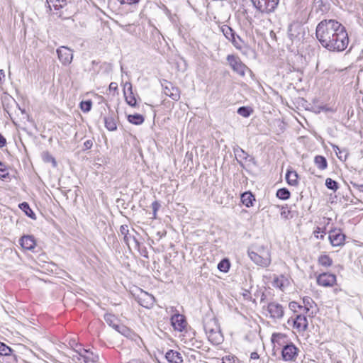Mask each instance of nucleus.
Instances as JSON below:
<instances>
[{"label":"nucleus","mask_w":363,"mask_h":363,"mask_svg":"<svg viewBox=\"0 0 363 363\" xmlns=\"http://www.w3.org/2000/svg\"><path fill=\"white\" fill-rule=\"evenodd\" d=\"M116 330L126 337H130L138 346H140V343L143 342L140 336L133 333L128 328L123 325H119V328Z\"/></svg>","instance_id":"20"},{"label":"nucleus","mask_w":363,"mask_h":363,"mask_svg":"<svg viewBox=\"0 0 363 363\" xmlns=\"http://www.w3.org/2000/svg\"><path fill=\"white\" fill-rule=\"evenodd\" d=\"M238 162L240 164V166H242V167L243 166V164L240 161H239L238 160Z\"/></svg>","instance_id":"56"},{"label":"nucleus","mask_w":363,"mask_h":363,"mask_svg":"<svg viewBox=\"0 0 363 363\" xmlns=\"http://www.w3.org/2000/svg\"><path fill=\"white\" fill-rule=\"evenodd\" d=\"M92 102L90 100L83 101L80 103V108L84 112H89L91 109Z\"/></svg>","instance_id":"42"},{"label":"nucleus","mask_w":363,"mask_h":363,"mask_svg":"<svg viewBox=\"0 0 363 363\" xmlns=\"http://www.w3.org/2000/svg\"><path fill=\"white\" fill-rule=\"evenodd\" d=\"M351 184L352 185V186L354 188L357 189V190H359L361 192H363V184H359L358 183L351 182Z\"/></svg>","instance_id":"47"},{"label":"nucleus","mask_w":363,"mask_h":363,"mask_svg":"<svg viewBox=\"0 0 363 363\" xmlns=\"http://www.w3.org/2000/svg\"><path fill=\"white\" fill-rule=\"evenodd\" d=\"M160 208V203L157 201H155L152 203V218L156 219L157 218V212Z\"/></svg>","instance_id":"43"},{"label":"nucleus","mask_w":363,"mask_h":363,"mask_svg":"<svg viewBox=\"0 0 363 363\" xmlns=\"http://www.w3.org/2000/svg\"><path fill=\"white\" fill-rule=\"evenodd\" d=\"M128 121L132 124L139 125L143 123L145 118L141 114L135 113L128 115Z\"/></svg>","instance_id":"26"},{"label":"nucleus","mask_w":363,"mask_h":363,"mask_svg":"<svg viewBox=\"0 0 363 363\" xmlns=\"http://www.w3.org/2000/svg\"><path fill=\"white\" fill-rule=\"evenodd\" d=\"M255 201V196L250 191H246L241 194V201L247 208L252 206L253 201Z\"/></svg>","instance_id":"22"},{"label":"nucleus","mask_w":363,"mask_h":363,"mask_svg":"<svg viewBox=\"0 0 363 363\" xmlns=\"http://www.w3.org/2000/svg\"><path fill=\"white\" fill-rule=\"evenodd\" d=\"M46 2L48 4V8L50 10L52 9V6L55 10H59L67 4L66 0H46Z\"/></svg>","instance_id":"25"},{"label":"nucleus","mask_w":363,"mask_h":363,"mask_svg":"<svg viewBox=\"0 0 363 363\" xmlns=\"http://www.w3.org/2000/svg\"><path fill=\"white\" fill-rule=\"evenodd\" d=\"M328 238L333 247H339L344 245L345 235L340 229H334L330 230Z\"/></svg>","instance_id":"8"},{"label":"nucleus","mask_w":363,"mask_h":363,"mask_svg":"<svg viewBox=\"0 0 363 363\" xmlns=\"http://www.w3.org/2000/svg\"><path fill=\"white\" fill-rule=\"evenodd\" d=\"M234 152L236 157L243 158L245 160H247V158L250 157V155L244 150L239 147L234 149Z\"/></svg>","instance_id":"41"},{"label":"nucleus","mask_w":363,"mask_h":363,"mask_svg":"<svg viewBox=\"0 0 363 363\" xmlns=\"http://www.w3.org/2000/svg\"><path fill=\"white\" fill-rule=\"evenodd\" d=\"M325 186L328 189L333 190V191H336L339 188L338 183L331 178L326 179Z\"/></svg>","instance_id":"36"},{"label":"nucleus","mask_w":363,"mask_h":363,"mask_svg":"<svg viewBox=\"0 0 363 363\" xmlns=\"http://www.w3.org/2000/svg\"><path fill=\"white\" fill-rule=\"evenodd\" d=\"M320 233H321V229H320V228H319V227H317V228H316V229H315V230H314V232H313V233H314L315 236L317 238H319L318 234H319ZM322 233H323V231H322Z\"/></svg>","instance_id":"52"},{"label":"nucleus","mask_w":363,"mask_h":363,"mask_svg":"<svg viewBox=\"0 0 363 363\" xmlns=\"http://www.w3.org/2000/svg\"><path fill=\"white\" fill-rule=\"evenodd\" d=\"M124 97L126 103L131 107L137 106V100L133 92V87L130 82H126L123 90Z\"/></svg>","instance_id":"12"},{"label":"nucleus","mask_w":363,"mask_h":363,"mask_svg":"<svg viewBox=\"0 0 363 363\" xmlns=\"http://www.w3.org/2000/svg\"><path fill=\"white\" fill-rule=\"evenodd\" d=\"M0 177H4V174H1V172H0Z\"/></svg>","instance_id":"58"},{"label":"nucleus","mask_w":363,"mask_h":363,"mask_svg":"<svg viewBox=\"0 0 363 363\" xmlns=\"http://www.w3.org/2000/svg\"><path fill=\"white\" fill-rule=\"evenodd\" d=\"M165 358L169 363L183 362V357L181 353L173 350H169L168 352H167Z\"/></svg>","instance_id":"19"},{"label":"nucleus","mask_w":363,"mask_h":363,"mask_svg":"<svg viewBox=\"0 0 363 363\" xmlns=\"http://www.w3.org/2000/svg\"><path fill=\"white\" fill-rule=\"evenodd\" d=\"M224 36L232 43L237 50H242L245 43L242 38L228 25H223L220 28Z\"/></svg>","instance_id":"3"},{"label":"nucleus","mask_w":363,"mask_h":363,"mask_svg":"<svg viewBox=\"0 0 363 363\" xmlns=\"http://www.w3.org/2000/svg\"><path fill=\"white\" fill-rule=\"evenodd\" d=\"M303 302L304 304L303 308L306 313H307L309 311L310 308H311L312 305L315 303L313 299L308 296L304 297L303 298Z\"/></svg>","instance_id":"38"},{"label":"nucleus","mask_w":363,"mask_h":363,"mask_svg":"<svg viewBox=\"0 0 363 363\" xmlns=\"http://www.w3.org/2000/svg\"><path fill=\"white\" fill-rule=\"evenodd\" d=\"M248 255L252 262L262 267H267L271 263L270 252L264 247H258L256 251H249Z\"/></svg>","instance_id":"2"},{"label":"nucleus","mask_w":363,"mask_h":363,"mask_svg":"<svg viewBox=\"0 0 363 363\" xmlns=\"http://www.w3.org/2000/svg\"><path fill=\"white\" fill-rule=\"evenodd\" d=\"M205 333L208 337V340L213 345H219L223 340V337L220 332V328L216 329H206Z\"/></svg>","instance_id":"13"},{"label":"nucleus","mask_w":363,"mask_h":363,"mask_svg":"<svg viewBox=\"0 0 363 363\" xmlns=\"http://www.w3.org/2000/svg\"><path fill=\"white\" fill-rule=\"evenodd\" d=\"M13 350L3 342H0V355L8 356L11 354Z\"/></svg>","instance_id":"39"},{"label":"nucleus","mask_w":363,"mask_h":363,"mask_svg":"<svg viewBox=\"0 0 363 363\" xmlns=\"http://www.w3.org/2000/svg\"><path fill=\"white\" fill-rule=\"evenodd\" d=\"M78 353L86 363H96L99 359V355L94 354L90 350L83 349L82 351L78 352Z\"/></svg>","instance_id":"18"},{"label":"nucleus","mask_w":363,"mask_h":363,"mask_svg":"<svg viewBox=\"0 0 363 363\" xmlns=\"http://www.w3.org/2000/svg\"><path fill=\"white\" fill-rule=\"evenodd\" d=\"M277 196L281 200H286L290 197V191L286 188H281L277 190Z\"/></svg>","instance_id":"34"},{"label":"nucleus","mask_w":363,"mask_h":363,"mask_svg":"<svg viewBox=\"0 0 363 363\" xmlns=\"http://www.w3.org/2000/svg\"><path fill=\"white\" fill-rule=\"evenodd\" d=\"M314 163L320 170H324L328 167V162L326 158L321 155H317L315 157Z\"/></svg>","instance_id":"28"},{"label":"nucleus","mask_w":363,"mask_h":363,"mask_svg":"<svg viewBox=\"0 0 363 363\" xmlns=\"http://www.w3.org/2000/svg\"><path fill=\"white\" fill-rule=\"evenodd\" d=\"M60 61L64 65L71 63L73 57L72 50L67 47L62 46L57 50Z\"/></svg>","instance_id":"11"},{"label":"nucleus","mask_w":363,"mask_h":363,"mask_svg":"<svg viewBox=\"0 0 363 363\" xmlns=\"http://www.w3.org/2000/svg\"><path fill=\"white\" fill-rule=\"evenodd\" d=\"M318 262L323 267H328L333 264V259L328 255H322L318 257Z\"/></svg>","instance_id":"32"},{"label":"nucleus","mask_w":363,"mask_h":363,"mask_svg":"<svg viewBox=\"0 0 363 363\" xmlns=\"http://www.w3.org/2000/svg\"><path fill=\"white\" fill-rule=\"evenodd\" d=\"M109 89L111 91H116L118 89V84L116 82H111L109 84Z\"/></svg>","instance_id":"51"},{"label":"nucleus","mask_w":363,"mask_h":363,"mask_svg":"<svg viewBox=\"0 0 363 363\" xmlns=\"http://www.w3.org/2000/svg\"><path fill=\"white\" fill-rule=\"evenodd\" d=\"M333 151L335 152L337 157L342 161H345L347 158L348 152L346 149L340 150V147L334 144L331 145Z\"/></svg>","instance_id":"27"},{"label":"nucleus","mask_w":363,"mask_h":363,"mask_svg":"<svg viewBox=\"0 0 363 363\" xmlns=\"http://www.w3.org/2000/svg\"><path fill=\"white\" fill-rule=\"evenodd\" d=\"M291 213V211L288 209L286 206H282L281 209V216L285 219L289 218V216Z\"/></svg>","instance_id":"45"},{"label":"nucleus","mask_w":363,"mask_h":363,"mask_svg":"<svg viewBox=\"0 0 363 363\" xmlns=\"http://www.w3.org/2000/svg\"><path fill=\"white\" fill-rule=\"evenodd\" d=\"M251 1L259 12L269 13L274 11L279 0H251Z\"/></svg>","instance_id":"4"},{"label":"nucleus","mask_w":363,"mask_h":363,"mask_svg":"<svg viewBox=\"0 0 363 363\" xmlns=\"http://www.w3.org/2000/svg\"><path fill=\"white\" fill-rule=\"evenodd\" d=\"M220 328L218 320L215 318H206L203 321V328L206 329H216Z\"/></svg>","instance_id":"29"},{"label":"nucleus","mask_w":363,"mask_h":363,"mask_svg":"<svg viewBox=\"0 0 363 363\" xmlns=\"http://www.w3.org/2000/svg\"><path fill=\"white\" fill-rule=\"evenodd\" d=\"M120 233L123 235V242L130 248V241L132 240L136 247L139 246V242L133 235H129L128 226L127 225H122L120 227Z\"/></svg>","instance_id":"15"},{"label":"nucleus","mask_w":363,"mask_h":363,"mask_svg":"<svg viewBox=\"0 0 363 363\" xmlns=\"http://www.w3.org/2000/svg\"><path fill=\"white\" fill-rule=\"evenodd\" d=\"M171 323L174 329L182 332L186 325L185 317L179 313L174 314L171 318Z\"/></svg>","instance_id":"14"},{"label":"nucleus","mask_w":363,"mask_h":363,"mask_svg":"<svg viewBox=\"0 0 363 363\" xmlns=\"http://www.w3.org/2000/svg\"><path fill=\"white\" fill-rule=\"evenodd\" d=\"M336 282V276L330 273H322L317 277V283L318 285L330 287L333 286Z\"/></svg>","instance_id":"9"},{"label":"nucleus","mask_w":363,"mask_h":363,"mask_svg":"<svg viewBox=\"0 0 363 363\" xmlns=\"http://www.w3.org/2000/svg\"><path fill=\"white\" fill-rule=\"evenodd\" d=\"M164 94L170 97L174 101H178L180 99V91L174 86L172 83L165 82L162 84Z\"/></svg>","instance_id":"10"},{"label":"nucleus","mask_w":363,"mask_h":363,"mask_svg":"<svg viewBox=\"0 0 363 363\" xmlns=\"http://www.w3.org/2000/svg\"><path fill=\"white\" fill-rule=\"evenodd\" d=\"M250 358L252 359H259V354H257V352H253L250 354Z\"/></svg>","instance_id":"53"},{"label":"nucleus","mask_w":363,"mask_h":363,"mask_svg":"<svg viewBox=\"0 0 363 363\" xmlns=\"http://www.w3.org/2000/svg\"><path fill=\"white\" fill-rule=\"evenodd\" d=\"M230 263L228 259H222L218 264V269L222 272H228L230 269Z\"/></svg>","instance_id":"33"},{"label":"nucleus","mask_w":363,"mask_h":363,"mask_svg":"<svg viewBox=\"0 0 363 363\" xmlns=\"http://www.w3.org/2000/svg\"><path fill=\"white\" fill-rule=\"evenodd\" d=\"M122 2H124V0H108V4L109 6L112 4H116L117 3H119L120 5H121Z\"/></svg>","instance_id":"50"},{"label":"nucleus","mask_w":363,"mask_h":363,"mask_svg":"<svg viewBox=\"0 0 363 363\" xmlns=\"http://www.w3.org/2000/svg\"><path fill=\"white\" fill-rule=\"evenodd\" d=\"M298 349L292 343L283 347L281 357L286 362H294L298 356Z\"/></svg>","instance_id":"6"},{"label":"nucleus","mask_w":363,"mask_h":363,"mask_svg":"<svg viewBox=\"0 0 363 363\" xmlns=\"http://www.w3.org/2000/svg\"><path fill=\"white\" fill-rule=\"evenodd\" d=\"M105 321L114 329L118 330L119 328V325L116 323L117 318L116 317L111 313H106L104 315Z\"/></svg>","instance_id":"31"},{"label":"nucleus","mask_w":363,"mask_h":363,"mask_svg":"<svg viewBox=\"0 0 363 363\" xmlns=\"http://www.w3.org/2000/svg\"><path fill=\"white\" fill-rule=\"evenodd\" d=\"M4 77H5L4 71L3 69H0V79Z\"/></svg>","instance_id":"54"},{"label":"nucleus","mask_w":363,"mask_h":363,"mask_svg":"<svg viewBox=\"0 0 363 363\" xmlns=\"http://www.w3.org/2000/svg\"><path fill=\"white\" fill-rule=\"evenodd\" d=\"M145 298L144 299V301H146V303L145 304L144 303H142V302H140V303L141 306H143L144 307L149 308L150 306L153 305L155 298L152 295L148 294L147 293H146L145 294Z\"/></svg>","instance_id":"40"},{"label":"nucleus","mask_w":363,"mask_h":363,"mask_svg":"<svg viewBox=\"0 0 363 363\" xmlns=\"http://www.w3.org/2000/svg\"><path fill=\"white\" fill-rule=\"evenodd\" d=\"M315 35L321 45L329 51H343L349 43L345 27L335 19H325L318 23Z\"/></svg>","instance_id":"1"},{"label":"nucleus","mask_w":363,"mask_h":363,"mask_svg":"<svg viewBox=\"0 0 363 363\" xmlns=\"http://www.w3.org/2000/svg\"><path fill=\"white\" fill-rule=\"evenodd\" d=\"M93 145V142L91 140H87L84 143V147L85 150L90 149Z\"/></svg>","instance_id":"48"},{"label":"nucleus","mask_w":363,"mask_h":363,"mask_svg":"<svg viewBox=\"0 0 363 363\" xmlns=\"http://www.w3.org/2000/svg\"><path fill=\"white\" fill-rule=\"evenodd\" d=\"M286 180L289 185L296 186L298 184V174L296 171L287 170Z\"/></svg>","instance_id":"23"},{"label":"nucleus","mask_w":363,"mask_h":363,"mask_svg":"<svg viewBox=\"0 0 363 363\" xmlns=\"http://www.w3.org/2000/svg\"><path fill=\"white\" fill-rule=\"evenodd\" d=\"M267 311L271 318L274 320H280L284 315L283 306L277 302H271L267 305Z\"/></svg>","instance_id":"7"},{"label":"nucleus","mask_w":363,"mask_h":363,"mask_svg":"<svg viewBox=\"0 0 363 363\" xmlns=\"http://www.w3.org/2000/svg\"><path fill=\"white\" fill-rule=\"evenodd\" d=\"M289 280L284 275H280L279 277H275L273 280V286L274 287L279 288L281 290H284V289L288 286Z\"/></svg>","instance_id":"21"},{"label":"nucleus","mask_w":363,"mask_h":363,"mask_svg":"<svg viewBox=\"0 0 363 363\" xmlns=\"http://www.w3.org/2000/svg\"><path fill=\"white\" fill-rule=\"evenodd\" d=\"M127 363H140L138 360L137 359H132L130 361H129Z\"/></svg>","instance_id":"55"},{"label":"nucleus","mask_w":363,"mask_h":363,"mask_svg":"<svg viewBox=\"0 0 363 363\" xmlns=\"http://www.w3.org/2000/svg\"><path fill=\"white\" fill-rule=\"evenodd\" d=\"M43 160L45 162L47 163H52L53 167H57V162L55 159L48 152H44L42 155Z\"/></svg>","instance_id":"35"},{"label":"nucleus","mask_w":363,"mask_h":363,"mask_svg":"<svg viewBox=\"0 0 363 363\" xmlns=\"http://www.w3.org/2000/svg\"><path fill=\"white\" fill-rule=\"evenodd\" d=\"M105 127L109 131H115L117 130L116 121L113 116H106L104 118Z\"/></svg>","instance_id":"24"},{"label":"nucleus","mask_w":363,"mask_h":363,"mask_svg":"<svg viewBox=\"0 0 363 363\" xmlns=\"http://www.w3.org/2000/svg\"><path fill=\"white\" fill-rule=\"evenodd\" d=\"M226 60L232 69L240 77H245L246 70H250L238 56L228 55Z\"/></svg>","instance_id":"5"},{"label":"nucleus","mask_w":363,"mask_h":363,"mask_svg":"<svg viewBox=\"0 0 363 363\" xmlns=\"http://www.w3.org/2000/svg\"><path fill=\"white\" fill-rule=\"evenodd\" d=\"M289 308L292 311H294V313H296L297 312V309L299 308V309H302L303 308V306L299 305L297 302L296 301H291L289 303Z\"/></svg>","instance_id":"44"},{"label":"nucleus","mask_w":363,"mask_h":363,"mask_svg":"<svg viewBox=\"0 0 363 363\" xmlns=\"http://www.w3.org/2000/svg\"><path fill=\"white\" fill-rule=\"evenodd\" d=\"M6 138L0 133V147H3L6 145Z\"/></svg>","instance_id":"49"},{"label":"nucleus","mask_w":363,"mask_h":363,"mask_svg":"<svg viewBox=\"0 0 363 363\" xmlns=\"http://www.w3.org/2000/svg\"><path fill=\"white\" fill-rule=\"evenodd\" d=\"M238 113L243 117H249L252 113V109L248 106H241L238 109Z\"/></svg>","instance_id":"37"},{"label":"nucleus","mask_w":363,"mask_h":363,"mask_svg":"<svg viewBox=\"0 0 363 363\" xmlns=\"http://www.w3.org/2000/svg\"><path fill=\"white\" fill-rule=\"evenodd\" d=\"M294 327L298 331H306L308 328V320L304 315H297L296 318L293 320Z\"/></svg>","instance_id":"16"},{"label":"nucleus","mask_w":363,"mask_h":363,"mask_svg":"<svg viewBox=\"0 0 363 363\" xmlns=\"http://www.w3.org/2000/svg\"><path fill=\"white\" fill-rule=\"evenodd\" d=\"M21 246L27 250H33L35 247V240L33 235H23L19 240Z\"/></svg>","instance_id":"17"},{"label":"nucleus","mask_w":363,"mask_h":363,"mask_svg":"<svg viewBox=\"0 0 363 363\" xmlns=\"http://www.w3.org/2000/svg\"><path fill=\"white\" fill-rule=\"evenodd\" d=\"M140 0H124V2H122L121 6H135Z\"/></svg>","instance_id":"46"},{"label":"nucleus","mask_w":363,"mask_h":363,"mask_svg":"<svg viewBox=\"0 0 363 363\" xmlns=\"http://www.w3.org/2000/svg\"><path fill=\"white\" fill-rule=\"evenodd\" d=\"M19 208L26 213L27 216L29 218L35 220L36 216L32 209L30 208L29 205L26 202H23L19 204Z\"/></svg>","instance_id":"30"},{"label":"nucleus","mask_w":363,"mask_h":363,"mask_svg":"<svg viewBox=\"0 0 363 363\" xmlns=\"http://www.w3.org/2000/svg\"><path fill=\"white\" fill-rule=\"evenodd\" d=\"M319 238H320L321 240H323V239H324V235H321Z\"/></svg>","instance_id":"57"}]
</instances>
